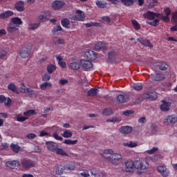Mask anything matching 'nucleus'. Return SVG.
Wrapping results in <instances>:
<instances>
[{
  "instance_id": "37998d69",
  "label": "nucleus",
  "mask_w": 177,
  "mask_h": 177,
  "mask_svg": "<svg viewBox=\"0 0 177 177\" xmlns=\"http://www.w3.org/2000/svg\"><path fill=\"white\" fill-rule=\"evenodd\" d=\"M102 115H112L113 111L111 108H106L102 112Z\"/></svg>"
},
{
  "instance_id": "a878e982",
  "label": "nucleus",
  "mask_w": 177,
  "mask_h": 177,
  "mask_svg": "<svg viewBox=\"0 0 177 177\" xmlns=\"http://www.w3.org/2000/svg\"><path fill=\"white\" fill-rule=\"evenodd\" d=\"M169 107H170L169 103L168 102L164 100L162 102V104L160 105V110L164 112L168 111L170 109Z\"/></svg>"
},
{
  "instance_id": "6e6552de",
  "label": "nucleus",
  "mask_w": 177,
  "mask_h": 177,
  "mask_svg": "<svg viewBox=\"0 0 177 177\" xmlns=\"http://www.w3.org/2000/svg\"><path fill=\"white\" fill-rule=\"evenodd\" d=\"M80 63L82 68L84 69L85 71H87L93 68L92 62L88 60L81 59Z\"/></svg>"
},
{
  "instance_id": "e433bc0d",
  "label": "nucleus",
  "mask_w": 177,
  "mask_h": 177,
  "mask_svg": "<svg viewBox=\"0 0 177 177\" xmlns=\"http://www.w3.org/2000/svg\"><path fill=\"white\" fill-rule=\"evenodd\" d=\"M61 24H62V27L68 28H70L71 23H70V21L68 19L65 18V19H63L61 20Z\"/></svg>"
},
{
  "instance_id": "8fccbe9b",
  "label": "nucleus",
  "mask_w": 177,
  "mask_h": 177,
  "mask_svg": "<svg viewBox=\"0 0 177 177\" xmlns=\"http://www.w3.org/2000/svg\"><path fill=\"white\" fill-rule=\"evenodd\" d=\"M133 88L135 91H140L142 89V83H137L134 84Z\"/></svg>"
},
{
  "instance_id": "c85d7f7f",
  "label": "nucleus",
  "mask_w": 177,
  "mask_h": 177,
  "mask_svg": "<svg viewBox=\"0 0 177 177\" xmlns=\"http://www.w3.org/2000/svg\"><path fill=\"white\" fill-rule=\"evenodd\" d=\"M76 167L73 162L67 163L64 166V169L66 171H73L75 170Z\"/></svg>"
},
{
  "instance_id": "c9c22d12",
  "label": "nucleus",
  "mask_w": 177,
  "mask_h": 177,
  "mask_svg": "<svg viewBox=\"0 0 177 177\" xmlns=\"http://www.w3.org/2000/svg\"><path fill=\"white\" fill-rule=\"evenodd\" d=\"M56 70L57 66L55 65L50 64L47 66V72L48 74H53Z\"/></svg>"
},
{
  "instance_id": "f03ea898",
  "label": "nucleus",
  "mask_w": 177,
  "mask_h": 177,
  "mask_svg": "<svg viewBox=\"0 0 177 177\" xmlns=\"http://www.w3.org/2000/svg\"><path fill=\"white\" fill-rule=\"evenodd\" d=\"M21 165L24 170H28L35 167V162L29 158H24L21 160Z\"/></svg>"
},
{
  "instance_id": "09e8293b",
  "label": "nucleus",
  "mask_w": 177,
  "mask_h": 177,
  "mask_svg": "<svg viewBox=\"0 0 177 177\" xmlns=\"http://www.w3.org/2000/svg\"><path fill=\"white\" fill-rule=\"evenodd\" d=\"M124 145L130 148H135L138 146L137 143L130 141V142H124Z\"/></svg>"
},
{
  "instance_id": "9b49d317",
  "label": "nucleus",
  "mask_w": 177,
  "mask_h": 177,
  "mask_svg": "<svg viewBox=\"0 0 177 177\" xmlns=\"http://www.w3.org/2000/svg\"><path fill=\"white\" fill-rule=\"evenodd\" d=\"M50 18V12H41L39 15V20L40 22L47 21Z\"/></svg>"
},
{
  "instance_id": "ea45409f",
  "label": "nucleus",
  "mask_w": 177,
  "mask_h": 177,
  "mask_svg": "<svg viewBox=\"0 0 177 177\" xmlns=\"http://www.w3.org/2000/svg\"><path fill=\"white\" fill-rule=\"evenodd\" d=\"M158 66L159 69L162 71H165L169 68V65L165 62H160L158 65Z\"/></svg>"
},
{
  "instance_id": "4c0bfd02",
  "label": "nucleus",
  "mask_w": 177,
  "mask_h": 177,
  "mask_svg": "<svg viewBox=\"0 0 177 177\" xmlns=\"http://www.w3.org/2000/svg\"><path fill=\"white\" fill-rule=\"evenodd\" d=\"M10 149H11V150L13 151L14 153H18L21 149V147L18 145L11 143Z\"/></svg>"
},
{
  "instance_id": "69168bd1",
  "label": "nucleus",
  "mask_w": 177,
  "mask_h": 177,
  "mask_svg": "<svg viewBox=\"0 0 177 177\" xmlns=\"http://www.w3.org/2000/svg\"><path fill=\"white\" fill-rule=\"evenodd\" d=\"M55 173L56 174H58V175H61L62 174L64 173V168H60L59 167L56 168V170H55Z\"/></svg>"
},
{
  "instance_id": "39448f33",
  "label": "nucleus",
  "mask_w": 177,
  "mask_h": 177,
  "mask_svg": "<svg viewBox=\"0 0 177 177\" xmlns=\"http://www.w3.org/2000/svg\"><path fill=\"white\" fill-rule=\"evenodd\" d=\"M134 163L132 160H128L125 162V171L127 173H133L135 171Z\"/></svg>"
},
{
  "instance_id": "de8ad7c7",
  "label": "nucleus",
  "mask_w": 177,
  "mask_h": 177,
  "mask_svg": "<svg viewBox=\"0 0 177 177\" xmlns=\"http://www.w3.org/2000/svg\"><path fill=\"white\" fill-rule=\"evenodd\" d=\"M73 136V133L70 130H66L65 131H64L63 134H62V137L63 138H71Z\"/></svg>"
},
{
  "instance_id": "bb28decb",
  "label": "nucleus",
  "mask_w": 177,
  "mask_h": 177,
  "mask_svg": "<svg viewBox=\"0 0 177 177\" xmlns=\"http://www.w3.org/2000/svg\"><path fill=\"white\" fill-rule=\"evenodd\" d=\"M106 48V44L103 42H98L95 44V50H103Z\"/></svg>"
},
{
  "instance_id": "393cba45",
  "label": "nucleus",
  "mask_w": 177,
  "mask_h": 177,
  "mask_svg": "<svg viewBox=\"0 0 177 177\" xmlns=\"http://www.w3.org/2000/svg\"><path fill=\"white\" fill-rule=\"evenodd\" d=\"M14 15V12L10 10H8L5 12H2L0 15V19H6L8 17H12Z\"/></svg>"
},
{
  "instance_id": "72a5a7b5",
  "label": "nucleus",
  "mask_w": 177,
  "mask_h": 177,
  "mask_svg": "<svg viewBox=\"0 0 177 177\" xmlns=\"http://www.w3.org/2000/svg\"><path fill=\"white\" fill-rule=\"evenodd\" d=\"M16 27L17 26L15 25H14L13 24H9V25L7 28V30H8V33H12L15 31H17L18 28Z\"/></svg>"
},
{
  "instance_id": "9d476101",
  "label": "nucleus",
  "mask_w": 177,
  "mask_h": 177,
  "mask_svg": "<svg viewBox=\"0 0 177 177\" xmlns=\"http://www.w3.org/2000/svg\"><path fill=\"white\" fill-rule=\"evenodd\" d=\"M64 5L65 2L64 1L55 0L53 3V8L55 10H59Z\"/></svg>"
},
{
  "instance_id": "680f3d73",
  "label": "nucleus",
  "mask_w": 177,
  "mask_h": 177,
  "mask_svg": "<svg viewBox=\"0 0 177 177\" xmlns=\"http://www.w3.org/2000/svg\"><path fill=\"white\" fill-rule=\"evenodd\" d=\"M171 19L174 23H177V10L176 12H172Z\"/></svg>"
},
{
  "instance_id": "473e14b6",
  "label": "nucleus",
  "mask_w": 177,
  "mask_h": 177,
  "mask_svg": "<svg viewBox=\"0 0 177 177\" xmlns=\"http://www.w3.org/2000/svg\"><path fill=\"white\" fill-rule=\"evenodd\" d=\"M98 92H99V90L97 88H91L88 90L87 93V95L88 97L96 96Z\"/></svg>"
},
{
  "instance_id": "2eb2a0df",
  "label": "nucleus",
  "mask_w": 177,
  "mask_h": 177,
  "mask_svg": "<svg viewBox=\"0 0 177 177\" xmlns=\"http://www.w3.org/2000/svg\"><path fill=\"white\" fill-rule=\"evenodd\" d=\"M31 53V49L26 48V47H24L20 53V56L22 58H27L28 57L30 56Z\"/></svg>"
},
{
  "instance_id": "c03bdc74",
  "label": "nucleus",
  "mask_w": 177,
  "mask_h": 177,
  "mask_svg": "<svg viewBox=\"0 0 177 177\" xmlns=\"http://www.w3.org/2000/svg\"><path fill=\"white\" fill-rule=\"evenodd\" d=\"M131 23L136 30L141 29V26L136 19H132Z\"/></svg>"
},
{
  "instance_id": "412c9836",
  "label": "nucleus",
  "mask_w": 177,
  "mask_h": 177,
  "mask_svg": "<svg viewBox=\"0 0 177 177\" xmlns=\"http://www.w3.org/2000/svg\"><path fill=\"white\" fill-rule=\"evenodd\" d=\"M120 132L123 134H129L132 132V128L129 126L121 127Z\"/></svg>"
},
{
  "instance_id": "0eeeda50",
  "label": "nucleus",
  "mask_w": 177,
  "mask_h": 177,
  "mask_svg": "<svg viewBox=\"0 0 177 177\" xmlns=\"http://www.w3.org/2000/svg\"><path fill=\"white\" fill-rule=\"evenodd\" d=\"M20 165V162L19 160H8L5 162V166L8 168L15 169L19 167Z\"/></svg>"
},
{
  "instance_id": "6ab92c4d",
  "label": "nucleus",
  "mask_w": 177,
  "mask_h": 177,
  "mask_svg": "<svg viewBox=\"0 0 177 177\" xmlns=\"http://www.w3.org/2000/svg\"><path fill=\"white\" fill-rule=\"evenodd\" d=\"M15 8L16 10L18 12H23L25 10V7H24V2L21 1H19L16 3L15 6Z\"/></svg>"
},
{
  "instance_id": "b1692460",
  "label": "nucleus",
  "mask_w": 177,
  "mask_h": 177,
  "mask_svg": "<svg viewBox=\"0 0 177 177\" xmlns=\"http://www.w3.org/2000/svg\"><path fill=\"white\" fill-rule=\"evenodd\" d=\"M11 23H12L16 27H19L23 24V21H21V18L14 17L11 18Z\"/></svg>"
},
{
  "instance_id": "20e7f679",
  "label": "nucleus",
  "mask_w": 177,
  "mask_h": 177,
  "mask_svg": "<svg viewBox=\"0 0 177 177\" xmlns=\"http://www.w3.org/2000/svg\"><path fill=\"white\" fill-rule=\"evenodd\" d=\"M177 122V116L172 115L167 116L165 120H164V124L166 125H174Z\"/></svg>"
},
{
  "instance_id": "774afa93",
  "label": "nucleus",
  "mask_w": 177,
  "mask_h": 177,
  "mask_svg": "<svg viewBox=\"0 0 177 177\" xmlns=\"http://www.w3.org/2000/svg\"><path fill=\"white\" fill-rule=\"evenodd\" d=\"M26 138L28 139L32 140L34 139L35 138H37V135L34 133H28L27 134Z\"/></svg>"
},
{
  "instance_id": "49530a36",
  "label": "nucleus",
  "mask_w": 177,
  "mask_h": 177,
  "mask_svg": "<svg viewBox=\"0 0 177 177\" xmlns=\"http://www.w3.org/2000/svg\"><path fill=\"white\" fill-rule=\"evenodd\" d=\"M64 144L65 145H77L78 143V140H65V141L63 142Z\"/></svg>"
},
{
  "instance_id": "3c124183",
  "label": "nucleus",
  "mask_w": 177,
  "mask_h": 177,
  "mask_svg": "<svg viewBox=\"0 0 177 177\" xmlns=\"http://www.w3.org/2000/svg\"><path fill=\"white\" fill-rule=\"evenodd\" d=\"M8 55V52L3 49H0V59H4Z\"/></svg>"
},
{
  "instance_id": "bf43d9fd",
  "label": "nucleus",
  "mask_w": 177,
  "mask_h": 177,
  "mask_svg": "<svg viewBox=\"0 0 177 177\" xmlns=\"http://www.w3.org/2000/svg\"><path fill=\"white\" fill-rule=\"evenodd\" d=\"M62 30H63V28H62V27L59 25L55 26L53 29V32L54 33L58 32Z\"/></svg>"
},
{
  "instance_id": "58836bf2",
  "label": "nucleus",
  "mask_w": 177,
  "mask_h": 177,
  "mask_svg": "<svg viewBox=\"0 0 177 177\" xmlns=\"http://www.w3.org/2000/svg\"><path fill=\"white\" fill-rule=\"evenodd\" d=\"M8 89L13 93H18V89L14 83H10L8 86Z\"/></svg>"
},
{
  "instance_id": "c756f323",
  "label": "nucleus",
  "mask_w": 177,
  "mask_h": 177,
  "mask_svg": "<svg viewBox=\"0 0 177 177\" xmlns=\"http://www.w3.org/2000/svg\"><path fill=\"white\" fill-rule=\"evenodd\" d=\"M37 112L33 110V109H30L28 111H24L23 115L25 116V118H30L31 115H37Z\"/></svg>"
},
{
  "instance_id": "5701e85b",
  "label": "nucleus",
  "mask_w": 177,
  "mask_h": 177,
  "mask_svg": "<svg viewBox=\"0 0 177 177\" xmlns=\"http://www.w3.org/2000/svg\"><path fill=\"white\" fill-rule=\"evenodd\" d=\"M109 59L111 61V63H115L116 61L117 53L114 50H111L108 54Z\"/></svg>"
},
{
  "instance_id": "4be33fe9",
  "label": "nucleus",
  "mask_w": 177,
  "mask_h": 177,
  "mask_svg": "<svg viewBox=\"0 0 177 177\" xmlns=\"http://www.w3.org/2000/svg\"><path fill=\"white\" fill-rule=\"evenodd\" d=\"M165 76L162 73H155L154 75H152V80L153 81L159 82L165 80Z\"/></svg>"
},
{
  "instance_id": "a211bd4d",
  "label": "nucleus",
  "mask_w": 177,
  "mask_h": 177,
  "mask_svg": "<svg viewBox=\"0 0 177 177\" xmlns=\"http://www.w3.org/2000/svg\"><path fill=\"white\" fill-rule=\"evenodd\" d=\"M138 41L146 47H149L150 48H153V45L148 39H144L142 37H140L138 39Z\"/></svg>"
},
{
  "instance_id": "1a4fd4ad",
  "label": "nucleus",
  "mask_w": 177,
  "mask_h": 177,
  "mask_svg": "<svg viewBox=\"0 0 177 177\" xmlns=\"http://www.w3.org/2000/svg\"><path fill=\"white\" fill-rule=\"evenodd\" d=\"M75 21H84L85 16L83 12L80 10H76L75 16L73 17Z\"/></svg>"
},
{
  "instance_id": "2f4dec72",
  "label": "nucleus",
  "mask_w": 177,
  "mask_h": 177,
  "mask_svg": "<svg viewBox=\"0 0 177 177\" xmlns=\"http://www.w3.org/2000/svg\"><path fill=\"white\" fill-rule=\"evenodd\" d=\"M56 154L61 156H68V153H67L62 148H57V150H55Z\"/></svg>"
},
{
  "instance_id": "423d86ee",
  "label": "nucleus",
  "mask_w": 177,
  "mask_h": 177,
  "mask_svg": "<svg viewBox=\"0 0 177 177\" xmlns=\"http://www.w3.org/2000/svg\"><path fill=\"white\" fill-rule=\"evenodd\" d=\"M157 170L162 177H168L169 175V170L165 166H158Z\"/></svg>"
},
{
  "instance_id": "ddd939ff",
  "label": "nucleus",
  "mask_w": 177,
  "mask_h": 177,
  "mask_svg": "<svg viewBox=\"0 0 177 177\" xmlns=\"http://www.w3.org/2000/svg\"><path fill=\"white\" fill-rule=\"evenodd\" d=\"M46 145L48 150L50 151L51 152H55L58 149V146L55 145L53 141H47Z\"/></svg>"
},
{
  "instance_id": "603ef678",
  "label": "nucleus",
  "mask_w": 177,
  "mask_h": 177,
  "mask_svg": "<svg viewBox=\"0 0 177 177\" xmlns=\"http://www.w3.org/2000/svg\"><path fill=\"white\" fill-rule=\"evenodd\" d=\"M96 6L100 8L104 9L106 8L107 4L106 3H103L101 1H96Z\"/></svg>"
},
{
  "instance_id": "7c9ffc66",
  "label": "nucleus",
  "mask_w": 177,
  "mask_h": 177,
  "mask_svg": "<svg viewBox=\"0 0 177 177\" xmlns=\"http://www.w3.org/2000/svg\"><path fill=\"white\" fill-rule=\"evenodd\" d=\"M90 174H91L93 177H106L104 172L97 173L95 170H91Z\"/></svg>"
},
{
  "instance_id": "5fc2aeb1",
  "label": "nucleus",
  "mask_w": 177,
  "mask_h": 177,
  "mask_svg": "<svg viewBox=\"0 0 177 177\" xmlns=\"http://www.w3.org/2000/svg\"><path fill=\"white\" fill-rule=\"evenodd\" d=\"M158 22H160V19H156L152 21L147 22V24L151 26L156 27Z\"/></svg>"
},
{
  "instance_id": "4d7b16f0",
  "label": "nucleus",
  "mask_w": 177,
  "mask_h": 177,
  "mask_svg": "<svg viewBox=\"0 0 177 177\" xmlns=\"http://www.w3.org/2000/svg\"><path fill=\"white\" fill-rule=\"evenodd\" d=\"M40 24H30L28 28L30 30L37 29L39 26Z\"/></svg>"
},
{
  "instance_id": "052dcab7",
  "label": "nucleus",
  "mask_w": 177,
  "mask_h": 177,
  "mask_svg": "<svg viewBox=\"0 0 177 177\" xmlns=\"http://www.w3.org/2000/svg\"><path fill=\"white\" fill-rule=\"evenodd\" d=\"M51 76L48 75V74H45L42 76V81L43 82H48L50 80Z\"/></svg>"
},
{
  "instance_id": "6e6d98bb",
  "label": "nucleus",
  "mask_w": 177,
  "mask_h": 177,
  "mask_svg": "<svg viewBox=\"0 0 177 177\" xmlns=\"http://www.w3.org/2000/svg\"><path fill=\"white\" fill-rule=\"evenodd\" d=\"M99 26H100V24H98V23L91 22V23L86 24V28L99 27Z\"/></svg>"
},
{
  "instance_id": "f704fd0d",
  "label": "nucleus",
  "mask_w": 177,
  "mask_h": 177,
  "mask_svg": "<svg viewBox=\"0 0 177 177\" xmlns=\"http://www.w3.org/2000/svg\"><path fill=\"white\" fill-rule=\"evenodd\" d=\"M70 68L74 70V71H77L80 68V64L79 62H73L72 63H70Z\"/></svg>"
},
{
  "instance_id": "cd10ccee",
  "label": "nucleus",
  "mask_w": 177,
  "mask_h": 177,
  "mask_svg": "<svg viewBox=\"0 0 177 177\" xmlns=\"http://www.w3.org/2000/svg\"><path fill=\"white\" fill-rule=\"evenodd\" d=\"M56 59L58 61V64L61 68H66V64L63 61V58H62L61 55H57Z\"/></svg>"
},
{
  "instance_id": "e2e57ef3",
  "label": "nucleus",
  "mask_w": 177,
  "mask_h": 177,
  "mask_svg": "<svg viewBox=\"0 0 177 177\" xmlns=\"http://www.w3.org/2000/svg\"><path fill=\"white\" fill-rule=\"evenodd\" d=\"M121 120L118 119V118H112V119H109L106 120V122H119Z\"/></svg>"
},
{
  "instance_id": "79ce46f5",
  "label": "nucleus",
  "mask_w": 177,
  "mask_h": 177,
  "mask_svg": "<svg viewBox=\"0 0 177 177\" xmlns=\"http://www.w3.org/2000/svg\"><path fill=\"white\" fill-rule=\"evenodd\" d=\"M136 0H121L122 3H124L126 6H131L135 3Z\"/></svg>"
},
{
  "instance_id": "a18cd8bd",
  "label": "nucleus",
  "mask_w": 177,
  "mask_h": 177,
  "mask_svg": "<svg viewBox=\"0 0 177 177\" xmlns=\"http://www.w3.org/2000/svg\"><path fill=\"white\" fill-rule=\"evenodd\" d=\"M47 87H52V84L49 82H43L40 85V88L41 91H45L47 88Z\"/></svg>"
},
{
  "instance_id": "f257e3e1",
  "label": "nucleus",
  "mask_w": 177,
  "mask_h": 177,
  "mask_svg": "<svg viewBox=\"0 0 177 177\" xmlns=\"http://www.w3.org/2000/svg\"><path fill=\"white\" fill-rule=\"evenodd\" d=\"M112 149H106L102 154V157L111 162L113 165H117L118 161L122 160V157L121 154L113 153Z\"/></svg>"
},
{
  "instance_id": "7ed1b4c3",
  "label": "nucleus",
  "mask_w": 177,
  "mask_h": 177,
  "mask_svg": "<svg viewBox=\"0 0 177 177\" xmlns=\"http://www.w3.org/2000/svg\"><path fill=\"white\" fill-rule=\"evenodd\" d=\"M133 165H134L135 169H137L139 170H145L149 168V162L146 160H135L133 162Z\"/></svg>"
},
{
  "instance_id": "f8f14e48",
  "label": "nucleus",
  "mask_w": 177,
  "mask_h": 177,
  "mask_svg": "<svg viewBox=\"0 0 177 177\" xmlns=\"http://www.w3.org/2000/svg\"><path fill=\"white\" fill-rule=\"evenodd\" d=\"M129 96L127 94H120L116 97V100H118V102L121 104L127 102L129 101Z\"/></svg>"
},
{
  "instance_id": "13d9d810",
  "label": "nucleus",
  "mask_w": 177,
  "mask_h": 177,
  "mask_svg": "<svg viewBox=\"0 0 177 177\" xmlns=\"http://www.w3.org/2000/svg\"><path fill=\"white\" fill-rule=\"evenodd\" d=\"M158 150V148L156 147H153L151 149L147 151V153L149 155L153 154Z\"/></svg>"
},
{
  "instance_id": "aec40b11",
  "label": "nucleus",
  "mask_w": 177,
  "mask_h": 177,
  "mask_svg": "<svg viewBox=\"0 0 177 177\" xmlns=\"http://www.w3.org/2000/svg\"><path fill=\"white\" fill-rule=\"evenodd\" d=\"M24 93H27L29 97H36L37 95H38V92L37 91H35L32 88H24Z\"/></svg>"
},
{
  "instance_id": "f3484780",
  "label": "nucleus",
  "mask_w": 177,
  "mask_h": 177,
  "mask_svg": "<svg viewBox=\"0 0 177 177\" xmlns=\"http://www.w3.org/2000/svg\"><path fill=\"white\" fill-rule=\"evenodd\" d=\"M144 97L145 99H149L151 101L157 99V94L156 92H147L146 94H144Z\"/></svg>"
},
{
  "instance_id": "338daca9",
  "label": "nucleus",
  "mask_w": 177,
  "mask_h": 177,
  "mask_svg": "<svg viewBox=\"0 0 177 177\" xmlns=\"http://www.w3.org/2000/svg\"><path fill=\"white\" fill-rule=\"evenodd\" d=\"M28 120V118L26 117H19V116H17V122H24V121H26Z\"/></svg>"
},
{
  "instance_id": "864d4df0",
  "label": "nucleus",
  "mask_w": 177,
  "mask_h": 177,
  "mask_svg": "<svg viewBox=\"0 0 177 177\" xmlns=\"http://www.w3.org/2000/svg\"><path fill=\"white\" fill-rule=\"evenodd\" d=\"M158 18L166 22H169L170 21V19L167 15L163 16L162 14H160L159 17Z\"/></svg>"
},
{
  "instance_id": "a19ab883",
  "label": "nucleus",
  "mask_w": 177,
  "mask_h": 177,
  "mask_svg": "<svg viewBox=\"0 0 177 177\" xmlns=\"http://www.w3.org/2000/svg\"><path fill=\"white\" fill-rule=\"evenodd\" d=\"M2 118H8V114L6 113H0V127L3 126L4 124V120Z\"/></svg>"
},
{
  "instance_id": "dca6fc26",
  "label": "nucleus",
  "mask_w": 177,
  "mask_h": 177,
  "mask_svg": "<svg viewBox=\"0 0 177 177\" xmlns=\"http://www.w3.org/2000/svg\"><path fill=\"white\" fill-rule=\"evenodd\" d=\"M86 56L89 61H95L97 59L96 53H95V51H93L91 50H88L86 53Z\"/></svg>"
},
{
  "instance_id": "0e129e2a",
  "label": "nucleus",
  "mask_w": 177,
  "mask_h": 177,
  "mask_svg": "<svg viewBox=\"0 0 177 177\" xmlns=\"http://www.w3.org/2000/svg\"><path fill=\"white\" fill-rule=\"evenodd\" d=\"M53 138H55L57 140H59V141L63 140V138L59 136L57 132L54 133Z\"/></svg>"
},
{
  "instance_id": "4468645a",
  "label": "nucleus",
  "mask_w": 177,
  "mask_h": 177,
  "mask_svg": "<svg viewBox=\"0 0 177 177\" xmlns=\"http://www.w3.org/2000/svg\"><path fill=\"white\" fill-rule=\"evenodd\" d=\"M160 13L148 11L145 15V17L147 19L152 21V20H154L156 17L157 18L160 17Z\"/></svg>"
}]
</instances>
